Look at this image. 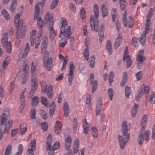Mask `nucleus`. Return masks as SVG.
<instances>
[{
    "label": "nucleus",
    "mask_w": 155,
    "mask_h": 155,
    "mask_svg": "<svg viewBox=\"0 0 155 155\" xmlns=\"http://www.w3.org/2000/svg\"><path fill=\"white\" fill-rule=\"evenodd\" d=\"M48 38L46 36H45L43 38L41 46V51L42 54L45 53L47 57L48 56L49 52L46 50L48 44Z\"/></svg>",
    "instance_id": "8"
},
{
    "label": "nucleus",
    "mask_w": 155,
    "mask_h": 155,
    "mask_svg": "<svg viewBox=\"0 0 155 155\" xmlns=\"http://www.w3.org/2000/svg\"><path fill=\"white\" fill-rule=\"evenodd\" d=\"M122 35L120 34H119L115 39L114 45V48L115 49H117L121 44L122 41Z\"/></svg>",
    "instance_id": "13"
},
{
    "label": "nucleus",
    "mask_w": 155,
    "mask_h": 155,
    "mask_svg": "<svg viewBox=\"0 0 155 155\" xmlns=\"http://www.w3.org/2000/svg\"><path fill=\"white\" fill-rule=\"evenodd\" d=\"M31 91L30 92L29 94H31V96H32L36 91L37 87L38 85L32 84H31Z\"/></svg>",
    "instance_id": "47"
},
{
    "label": "nucleus",
    "mask_w": 155,
    "mask_h": 155,
    "mask_svg": "<svg viewBox=\"0 0 155 155\" xmlns=\"http://www.w3.org/2000/svg\"><path fill=\"white\" fill-rule=\"evenodd\" d=\"M52 142V137L51 134H49L48 135L46 140V149L48 150L51 146Z\"/></svg>",
    "instance_id": "22"
},
{
    "label": "nucleus",
    "mask_w": 155,
    "mask_h": 155,
    "mask_svg": "<svg viewBox=\"0 0 155 155\" xmlns=\"http://www.w3.org/2000/svg\"><path fill=\"white\" fill-rule=\"evenodd\" d=\"M44 22L45 24L48 23V26L50 30L49 38L51 40H53L55 37L56 33L53 27L54 21L52 15L49 14L48 12L47 13L45 16Z\"/></svg>",
    "instance_id": "2"
},
{
    "label": "nucleus",
    "mask_w": 155,
    "mask_h": 155,
    "mask_svg": "<svg viewBox=\"0 0 155 155\" xmlns=\"http://www.w3.org/2000/svg\"><path fill=\"white\" fill-rule=\"evenodd\" d=\"M128 26L130 28H132L134 24V19L132 17H128Z\"/></svg>",
    "instance_id": "39"
},
{
    "label": "nucleus",
    "mask_w": 155,
    "mask_h": 155,
    "mask_svg": "<svg viewBox=\"0 0 155 155\" xmlns=\"http://www.w3.org/2000/svg\"><path fill=\"white\" fill-rule=\"evenodd\" d=\"M143 73L142 71H140L138 72L136 74V77L137 81L140 80L142 77Z\"/></svg>",
    "instance_id": "58"
},
{
    "label": "nucleus",
    "mask_w": 155,
    "mask_h": 155,
    "mask_svg": "<svg viewBox=\"0 0 155 155\" xmlns=\"http://www.w3.org/2000/svg\"><path fill=\"white\" fill-rule=\"evenodd\" d=\"M8 35L7 33H4L2 35L1 43L2 46H5L8 43Z\"/></svg>",
    "instance_id": "19"
},
{
    "label": "nucleus",
    "mask_w": 155,
    "mask_h": 155,
    "mask_svg": "<svg viewBox=\"0 0 155 155\" xmlns=\"http://www.w3.org/2000/svg\"><path fill=\"white\" fill-rule=\"evenodd\" d=\"M99 41L101 43L104 39V33L103 31H100L99 33Z\"/></svg>",
    "instance_id": "43"
},
{
    "label": "nucleus",
    "mask_w": 155,
    "mask_h": 155,
    "mask_svg": "<svg viewBox=\"0 0 155 155\" xmlns=\"http://www.w3.org/2000/svg\"><path fill=\"white\" fill-rule=\"evenodd\" d=\"M91 84L92 85V92H94L96 90L97 87V80L94 81L91 83Z\"/></svg>",
    "instance_id": "49"
},
{
    "label": "nucleus",
    "mask_w": 155,
    "mask_h": 155,
    "mask_svg": "<svg viewBox=\"0 0 155 155\" xmlns=\"http://www.w3.org/2000/svg\"><path fill=\"white\" fill-rule=\"evenodd\" d=\"M65 26H61V28L60 29V34L59 35V37L60 38H62V36H61L62 35H64V34L65 31Z\"/></svg>",
    "instance_id": "55"
},
{
    "label": "nucleus",
    "mask_w": 155,
    "mask_h": 155,
    "mask_svg": "<svg viewBox=\"0 0 155 155\" xmlns=\"http://www.w3.org/2000/svg\"><path fill=\"white\" fill-rule=\"evenodd\" d=\"M83 132L85 134H87L89 131V124L87 122L86 120L85 119L83 120Z\"/></svg>",
    "instance_id": "16"
},
{
    "label": "nucleus",
    "mask_w": 155,
    "mask_h": 155,
    "mask_svg": "<svg viewBox=\"0 0 155 155\" xmlns=\"http://www.w3.org/2000/svg\"><path fill=\"white\" fill-rule=\"evenodd\" d=\"M72 125L73 131L74 132H76L78 125L77 120L76 118H74L73 119Z\"/></svg>",
    "instance_id": "36"
},
{
    "label": "nucleus",
    "mask_w": 155,
    "mask_h": 155,
    "mask_svg": "<svg viewBox=\"0 0 155 155\" xmlns=\"http://www.w3.org/2000/svg\"><path fill=\"white\" fill-rule=\"evenodd\" d=\"M107 93L109 99L110 101H112V97L114 93L113 89L111 88H109L107 91Z\"/></svg>",
    "instance_id": "41"
},
{
    "label": "nucleus",
    "mask_w": 155,
    "mask_h": 155,
    "mask_svg": "<svg viewBox=\"0 0 155 155\" xmlns=\"http://www.w3.org/2000/svg\"><path fill=\"white\" fill-rule=\"evenodd\" d=\"M15 85L13 81H12L10 83V87L8 88V91L10 92V94H11L14 88Z\"/></svg>",
    "instance_id": "57"
},
{
    "label": "nucleus",
    "mask_w": 155,
    "mask_h": 155,
    "mask_svg": "<svg viewBox=\"0 0 155 155\" xmlns=\"http://www.w3.org/2000/svg\"><path fill=\"white\" fill-rule=\"evenodd\" d=\"M37 19V24L38 26L40 28H41L43 26V21L41 18H38Z\"/></svg>",
    "instance_id": "62"
},
{
    "label": "nucleus",
    "mask_w": 155,
    "mask_h": 155,
    "mask_svg": "<svg viewBox=\"0 0 155 155\" xmlns=\"http://www.w3.org/2000/svg\"><path fill=\"white\" fill-rule=\"evenodd\" d=\"M69 108L68 104L67 102H65L63 105V110L64 115L65 117H68L69 113Z\"/></svg>",
    "instance_id": "20"
},
{
    "label": "nucleus",
    "mask_w": 155,
    "mask_h": 155,
    "mask_svg": "<svg viewBox=\"0 0 155 155\" xmlns=\"http://www.w3.org/2000/svg\"><path fill=\"white\" fill-rule=\"evenodd\" d=\"M131 92V90L130 87L126 86L125 89V94L126 97H128L130 94Z\"/></svg>",
    "instance_id": "45"
},
{
    "label": "nucleus",
    "mask_w": 155,
    "mask_h": 155,
    "mask_svg": "<svg viewBox=\"0 0 155 155\" xmlns=\"http://www.w3.org/2000/svg\"><path fill=\"white\" fill-rule=\"evenodd\" d=\"M138 108V104L135 103L134 105L132 108L131 112V115L132 117H134L136 116L137 113Z\"/></svg>",
    "instance_id": "25"
},
{
    "label": "nucleus",
    "mask_w": 155,
    "mask_h": 155,
    "mask_svg": "<svg viewBox=\"0 0 155 155\" xmlns=\"http://www.w3.org/2000/svg\"><path fill=\"white\" fill-rule=\"evenodd\" d=\"M149 87L148 86L145 87L141 90V93L143 94H146L149 93Z\"/></svg>",
    "instance_id": "56"
},
{
    "label": "nucleus",
    "mask_w": 155,
    "mask_h": 155,
    "mask_svg": "<svg viewBox=\"0 0 155 155\" xmlns=\"http://www.w3.org/2000/svg\"><path fill=\"white\" fill-rule=\"evenodd\" d=\"M150 132L148 130H145L143 134L140 133L138 137V142L139 144L141 145L143 143V140L147 141L149 140V136Z\"/></svg>",
    "instance_id": "5"
},
{
    "label": "nucleus",
    "mask_w": 155,
    "mask_h": 155,
    "mask_svg": "<svg viewBox=\"0 0 155 155\" xmlns=\"http://www.w3.org/2000/svg\"><path fill=\"white\" fill-rule=\"evenodd\" d=\"M36 110L34 108L31 109L30 112V116L31 118L32 119L35 118Z\"/></svg>",
    "instance_id": "46"
},
{
    "label": "nucleus",
    "mask_w": 155,
    "mask_h": 155,
    "mask_svg": "<svg viewBox=\"0 0 155 155\" xmlns=\"http://www.w3.org/2000/svg\"><path fill=\"white\" fill-rule=\"evenodd\" d=\"M79 15L80 18L82 20L85 18L86 17V11L84 8H82L80 10Z\"/></svg>",
    "instance_id": "31"
},
{
    "label": "nucleus",
    "mask_w": 155,
    "mask_h": 155,
    "mask_svg": "<svg viewBox=\"0 0 155 155\" xmlns=\"http://www.w3.org/2000/svg\"><path fill=\"white\" fill-rule=\"evenodd\" d=\"M67 41L66 39L61 40L59 41V46L61 47H63L66 45Z\"/></svg>",
    "instance_id": "63"
},
{
    "label": "nucleus",
    "mask_w": 155,
    "mask_h": 155,
    "mask_svg": "<svg viewBox=\"0 0 155 155\" xmlns=\"http://www.w3.org/2000/svg\"><path fill=\"white\" fill-rule=\"evenodd\" d=\"M111 46V41L109 40H108L106 44V48L109 54H112V50Z\"/></svg>",
    "instance_id": "27"
},
{
    "label": "nucleus",
    "mask_w": 155,
    "mask_h": 155,
    "mask_svg": "<svg viewBox=\"0 0 155 155\" xmlns=\"http://www.w3.org/2000/svg\"><path fill=\"white\" fill-rule=\"evenodd\" d=\"M36 31L33 30L30 34V40L31 43V45L33 46L34 45V40L36 38Z\"/></svg>",
    "instance_id": "23"
},
{
    "label": "nucleus",
    "mask_w": 155,
    "mask_h": 155,
    "mask_svg": "<svg viewBox=\"0 0 155 155\" xmlns=\"http://www.w3.org/2000/svg\"><path fill=\"white\" fill-rule=\"evenodd\" d=\"M39 98L37 96L33 97L31 100V104L32 106L35 107L37 105L38 103Z\"/></svg>",
    "instance_id": "32"
},
{
    "label": "nucleus",
    "mask_w": 155,
    "mask_h": 155,
    "mask_svg": "<svg viewBox=\"0 0 155 155\" xmlns=\"http://www.w3.org/2000/svg\"><path fill=\"white\" fill-rule=\"evenodd\" d=\"M9 110L8 108H6L3 111L1 120V123L3 125L7 120L9 114Z\"/></svg>",
    "instance_id": "10"
},
{
    "label": "nucleus",
    "mask_w": 155,
    "mask_h": 155,
    "mask_svg": "<svg viewBox=\"0 0 155 155\" xmlns=\"http://www.w3.org/2000/svg\"><path fill=\"white\" fill-rule=\"evenodd\" d=\"M127 59L126 61V64L127 68H130L131 65V61L130 56H125L123 57V60L124 61Z\"/></svg>",
    "instance_id": "28"
},
{
    "label": "nucleus",
    "mask_w": 155,
    "mask_h": 155,
    "mask_svg": "<svg viewBox=\"0 0 155 155\" xmlns=\"http://www.w3.org/2000/svg\"><path fill=\"white\" fill-rule=\"evenodd\" d=\"M27 125L25 123H22L20 125L19 127L20 131L19 134L21 135L24 134L27 129Z\"/></svg>",
    "instance_id": "17"
},
{
    "label": "nucleus",
    "mask_w": 155,
    "mask_h": 155,
    "mask_svg": "<svg viewBox=\"0 0 155 155\" xmlns=\"http://www.w3.org/2000/svg\"><path fill=\"white\" fill-rule=\"evenodd\" d=\"M16 0H12L10 6V10L12 12L15 11L16 6Z\"/></svg>",
    "instance_id": "34"
},
{
    "label": "nucleus",
    "mask_w": 155,
    "mask_h": 155,
    "mask_svg": "<svg viewBox=\"0 0 155 155\" xmlns=\"http://www.w3.org/2000/svg\"><path fill=\"white\" fill-rule=\"evenodd\" d=\"M153 11V9H151L147 16L146 20V23L145 25V31H143V32L140 39V41L141 43V44L143 45H144L145 44L146 39V35L149 32L150 30V21L152 16V12Z\"/></svg>",
    "instance_id": "3"
},
{
    "label": "nucleus",
    "mask_w": 155,
    "mask_h": 155,
    "mask_svg": "<svg viewBox=\"0 0 155 155\" xmlns=\"http://www.w3.org/2000/svg\"><path fill=\"white\" fill-rule=\"evenodd\" d=\"M102 15L103 18L107 16L108 14V10L104 4H103L101 7Z\"/></svg>",
    "instance_id": "21"
},
{
    "label": "nucleus",
    "mask_w": 155,
    "mask_h": 155,
    "mask_svg": "<svg viewBox=\"0 0 155 155\" xmlns=\"http://www.w3.org/2000/svg\"><path fill=\"white\" fill-rule=\"evenodd\" d=\"M71 35V27L70 26H68L66 31V37L68 39H69Z\"/></svg>",
    "instance_id": "35"
},
{
    "label": "nucleus",
    "mask_w": 155,
    "mask_h": 155,
    "mask_svg": "<svg viewBox=\"0 0 155 155\" xmlns=\"http://www.w3.org/2000/svg\"><path fill=\"white\" fill-rule=\"evenodd\" d=\"M102 105V101L101 100H98L97 102L96 107V114L97 116L99 115L101 113V106Z\"/></svg>",
    "instance_id": "18"
},
{
    "label": "nucleus",
    "mask_w": 155,
    "mask_h": 155,
    "mask_svg": "<svg viewBox=\"0 0 155 155\" xmlns=\"http://www.w3.org/2000/svg\"><path fill=\"white\" fill-rule=\"evenodd\" d=\"M26 46L25 47L23 52V54L22 57V58H25L28 54V53L29 52V44L28 43H27L26 44Z\"/></svg>",
    "instance_id": "26"
},
{
    "label": "nucleus",
    "mask_w": 155,
    "mask_h": 155,
    "mask_svg": "<svg viewBox=\"0 0 155 155\" xmlns=\"http://www.w3.org/2000/svg\"><path fill=\"white\" fill-rule=\"evenodd\" d=\"M41 127L44 130H47L48 127V125L46 122H44L41 124Z\"/></svg>",
    "instance_id": "61"
},
{
    "label": "nucleus",
    "mask_w": 155,
    "mask_h": 155,
    "mask_svg": "<svg viewBox=\"0 0 155 155\" xmlns=\"http://www.w3.org/2000/svg\"><path fill=\"white\" fill-rule=\"evenodd\" d=\"M62 127L61 123L59 120L57 121L54 127L55 132L56 134H58L61 132Z\"/></svg>",
    "instance_id": "12"
},
{
    "label": "nucleus",
    "mask_w": 155,
    "mask_h": 155,
    "mask_svg": "<svg viewBox=\"0 0 155 155\" xmlns=\"http://www.w3.org/2000/svg\"><path fill=\"white\" fill-rule=\"evenodd\" d=\"M120 8L122 10L125 9L127 5L125 0H120Z\"/></svg>",
    "instance_id": "37"
},
{
    "label": "nucleus",
    "mask_w": 155,
    "mask_h": 155,
    "mask_svg": "<svg viewBox=\"0 0 155 155\" xmlns=\"http://www.w3.org/2000/svg\"><path fill=\"white\" fill-rule=\"evenodd\" d=\"M40 114L41 118L44 119H45L47 117V113L46 112L43 110H41L40 112Z\"/></svg>",
    "instance_id": "60"
},
{
    "label": "nucleus",
    "mask_w": 155,
    "mask_h": 155,
    "mask_svg": "<svg viewBox=\"0 0 155 155\" xmlns=\"http://www.w3.org/2000/svg\"><path fill=\"white\" fill-rule=\"evenodd\" d=\"M145 60V57L143 55H138L137 57V60L138 61L143 62Z\"/></svg>",
    "instance_id": "59"
},
{
    "label": "nucleus",
    "mask_w": 155,
    "mask_h": 155,
    "mask_svg": "<svg viewBox=\"0 0 155 155\" xmlns=\"http://www.w3.org/2000/svg\"><path fill=\"white\" fill-rule=\"evenodd\" d=\"M31 84L38 85V80L35 76L32 74L31 78Z\"/></svg>",
    "instance_id": "33"
},
{
    "label": "nucleus",
    "mask_w": 155,
    "mask_h": 155,
    "mask_svg": "<svg viewBox=\"0 0 155 155\" xmlns=\"http://www.w3.org/2000/svg\"><path fill=\"white\" fill-rule=\"evenodd\" d=\"M41 102L42 104L46 107H48V99L44 97H41Z\"/></svg>",
    "instance_id": "38"
},
{
    "label": "nucleus",
    "mask_w": 155,
    "mask_h": 155,
    "mask_svg": "<svg viewBox=\"0 0 155 155\" xmlns=\"http://www.w3.org/2000/svg\"><path fill=\"white\" fill-rule=\"evenodd\" d=\"M94 12L95 18V20L94 17L91 16L90 17V24L92 31L97 32L99 29V21L98 18L99 16V10L97 4H95L94 7Z\"/></svg>",
    "instance_id": "1"
},
{
    "label": "nucleus",
    "mask_w": 155,
    "mask_h": 155,
    "mask_svg": "<svg viewBox=\"0 0 155 155\" xmlns=\"http://www.w3.org/2000/svg\"><path fill=\"white\" fill-rule=\"evenodd\" d=\"M83 54L84 59L87 61L88 60L89 57V53L88 48H86L85 49L84 52Z\"/></svg>",
    "instance_id": "50"
},
{
    "label": "nucleus",
    "mask_w": 155,
    "mask_h": 155,
    "mask_svg": "<svg viewBox=\"0 0 155 155\" xmlns=\"http://www.w3.org/2000/svg\"><path fill=\"white\" fill-rule=\"evenodd\" d=\"M53 94V88L51 85L49 86L48 89L47 94L48 97L50 99H51L52 98V95Z\"/></svg>",
    "instance_id": "24"
},
{
    "label": "nucleus",
    "mask_w": 155,
    "mask_h": 155,
    "mask_svg": "<svg viewBox=\"0 0 155 155\" xmlns=\"http://www.w3.org/2000/svg\"><path fill=\"white\" fill-rule=\"evenodd\" d=\"M12 148V146L8 145L6 148L5 155H9L11 153Z\"/></svg>",
    "instance_id": "44"
},
{
    "label": "nucleus",
    "mask_w": 155,
    "mask_h": 155,
    "mask_svg": "<svg viewBox=\"0 0 155 155\" xmlns=\"http://www.w3.org/2000/svg\"><path fill=\"white\" fill-rule=\"evenodd\" d=\"M147 119V116L146 114H145L143 117L141 122V130L142 131H143L145 129Z\"/></svg>",
    "instance_id": "14"
},
{
    "label": "nucleus",
    "mask_w": 155,
    "mask_h": 155,
    "mask_svg": "<svg viewBox=\"0 0 155 155\" xmlns=\"http://www.w3.org/2000/svg\"><path fill=\"white\" fill-rule=\"evenodd\" d=\"M128 127L127 122L125 121H123L122 124V131L123 135L124 136H126V139L129 140L130 138L129 134H127V130Z\"/></svg>",
    "instance_id": "9"
},
{
    "label": "nucleus",
    "mask_w": 155,
    "mask_h": 155,
    "mask_svg": "<svg viewBox=\"0 0 155 155\" xmlns=\"http://www.w3.org/2000/svg\"><path fill=\"white\" fill-rule=\"evenodd\" d=\"M150 101L151 104H155V94H153L151 95Z\"/></svg>",
    "instance_id": "64"
},
{
    "label": "nucleus",
    "mask_w": 155,
    "mask_h": 155,
    "mask_svg": "<svg viewBox=\"0 0 155 155\" xmlns=\"http://www.w3.org/2000/svg\"><path fill=\"white\" fill-rule=\"evenodd\" d=\"M8 63L4 61L2 63V68L1 69V72L3 73L5 69L8 66Z\"/></svg>",
    "instance_id": "53"
},
{
    "label": "nucleus",
    "mask_w": 155,
    "mask_h": 155,
    "mask_svg": "<svg viewBox=\"0 0 155 155\" xmlns=\"http://www.w3.org/2000/svg\"><path fill=\"white\" fill-rule=\"evenodd\" d=\"M68 60V58L67 57H65L64 58L63 60L62 64V67L61 68V70H64L66 68V64Z\"/></svg>",
    "instance_id": "52"
},
{
    "label": "nucleus",
    "mask_w": 155,
    "mask_h": 155,
    "mask_svg": "<svg viewBox=\"0 0 155 155\" xmlns=\"http://www.w3.org/2000/svg\"><path fill=\"white\" fill-rule=\"evenodd\" d=\"M45 54L43 59V63L44 67L48 71H51L53 66V60L52 58H45Z\"/></svg>",
    "instance_id": "6"
},
{
    "label": "nucleus",
    "mask_w": 155,
    "mask_h": 155,
    "mask_svg": "<svg viewBox=\"0 0 155 155\" xmlns=\"http://www.w3.org/2000/svg\"><path fill=\"white\" fill-rule=\"evenodd\" d=\"M95 58L94 56H92L89 58V63L90 66L92 68L94 67V64L95 63Z\"/></svg>",
    "instance_id": "40"
},
{
    "label": "nucleus",
    "mask_w": 155,
    "mask_h": 155,
    "mask_svg": "<svg viewBox=\"0 0 155 155\" xmlns=\"http://www.w3.org/2000/svg\"><path fill=\"white\" fill-rule=\"evenodd\" d=\"M74 66L73 62H71L70 64L69 73L68 75V83L69 85L71 86L72 84V81L74 78L73 75L74 71Z\"/></svg>",
    "instance_id": "7"
},
{
    "label": "nucleus",
    "mask_w": 155,
    "mask_h": 155,
    "mask_svg": "<svg viewBox=\"0 0 155 155\" xmlns=\"http://www.w3.org/2000/svg\"><path fill=\"white\" fill-rule=\"evenodd\" d=\"M125 137V138L126 139L125 140L124 138V137L122 136L118 135V139L119 142V145L120 147L122 149H123L127 143L128 142V140L126 139V136Z\"/></svg>",
    "instance_id": "11"
},
{
    "label": "nucleus",
    "mask_w": 155,
    "mask_h": 155,
    "mask_svg": "<svg viewBox=\"0 0 155 155\" xmlns=\"http://www.w3.org/2000/svg\"><path fill=\"white\" fill-rule=\"evenodd\" d=\"M91 131L93 137L94 138H97L98 135V132L97 128L95 127H93Z\"/></svg>",
    "instance_id": "29"
},
{
    "label": "nucleus",
    "mask_w": 155,
    "mask_h": 155,
    "mask_svg": "<svg viewBox=\"0 0 155 155\" xmlns=\"http://www.w3.org/2000/svg\"><path fill=\"white\" fill-rule=\"evenodd\" d=\"M2 14L5 19L7 20L9 19L10 15L5 10H3L2 12Z\"/></svg>",
    "instance_id": "42"
},
{
    "label": "nucleus",
    "mask_w": 155,
    "mask_h": 155,
    "mask_svg": "<svg viewBox=\"0 0 155 155\" xmlns=\"http://www.w3.org/2000/svg\"><path fill=\"white\" fill-rule=\"evenodd\" d=\"M2 46L5 48V51L8 53L9 54L11 53L12 50V44L10 42H9L8 43L6 44V45Z\"/></svg>",
    "instance_id": "30"
},
{
    "label": "nucleus",
    "mask_w": 155,
    "mask_h": 155,
    "mask_svg": "<svg viewBox=\"0 0 155 155\" xmlns=\"http://www.w3.org/2000/svg\"><path fill=\"white\" fill-rule=\"evenodd\" d=\"M20 15L19 14H17L15 16L14 18V24L16 28V35L17 37L19 35V38L23 39L25 35V31H21L22 27V24L20 22Z\"/></svg>",
    "instance_id": "4"
},
{
    "label": "nucleus",
    "mask_w": 155,
    "mask_h": 155,
    "mask_svg": "<svg viewBox=\"0 0 155 155\" xmlns=\"http://www.w3.org/2000/svg\"><path fill=\"white\" fill-rule=\"evenodd\" d=\"M59 0H54L52 2L51 5V9H52L54 8L57 5Z\"/></svg>",
    "instance_id": "54"
},
{
    "label": "nucleus",
    "mask_w": 155,
    "mask_h": 155,
    "mask_svg": "<svg viewBox=\"0 0 155 155\" xmlns=\"http://www.w3.org/2000/svg\"><path fill=\"white\" fill-rule=\"evenodd\" d=\"M37 65V63L35 62H32L31 64V72L32 74H33V73L35 72L36 66Z\"/></svg>",
    "instance_id": "51"
},
{
    "label": "nucleus",
    "mask_w": 155,
    "mask_h": 155,
    "mask_svg": "<svg viewBox=\"0 0 155 155\" xmlns=\"http://www.w3.org/2000/svg\"><path fill=\"white\" fill-rule=\"evenodd\" d=\"M13 123V121L11 120H9L5 124L4 127V133H7L11 126Z\"/></svg>",
    "instance_id": "15"
},
{
    "label": "nucleus",
    "mask_w": 155,
    "mask_h": 155,
    "mask_svg": "<svg viewBox=\"0 0 155 155\" xmlns=\"http://www.w3.org/2000/svg\"><path fill=\"white\" fill-rule=\"evenodd\" d=\"M18 151L14 155H20L22 154L23 150V147L22 144H20L18 146Z\"/></svg>",
    "instance_id": "48"
}]
</instances>
